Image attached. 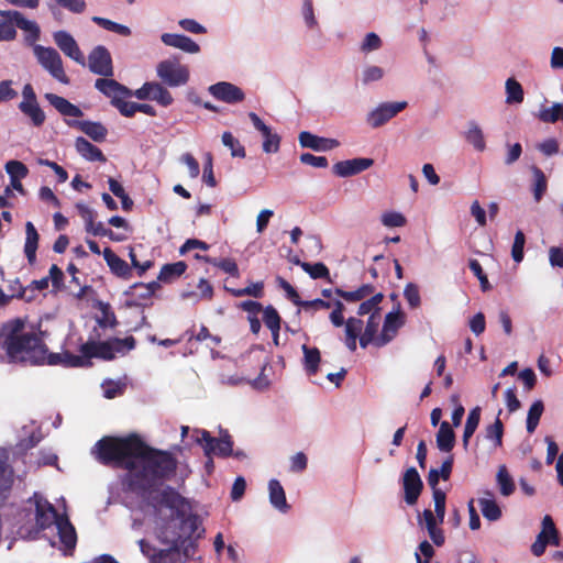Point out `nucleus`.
Here are the masks:
<instances>
[{
    "instance_id": "f257e3e1",
    "label": "nucleus",
    "mask_w": 563,
    "mask_h": 563,
    "mask_svg": "<svg viewBox=\"0 0 563 563\" xmlns=\"http://www.w3.org/2000/svg\"><path fill=\"white\" fill-rule=\"evenodd\" d=\"M92 454L104 465L129 471L124 483L128 489L147 505H175L174 488L163 481L176 468L169 452L148 446L139 435L103 437L95 444Z\"/></svg>"
},
{
    "instance_id": "f03ea898",
    "label": "nucleus",
    "mask_w": 563,
    "mask_h": 563,
    "mask_svg": "<svg viewBox=\"0 0 563 563\" xmlns=\"http://www.w3.org/2000/svg\"><path fill=\"white\" fill-rule=\"evenodd\" d=\"M25 321L14 318L0 327V349L10 363L41 365L44 364L47 346L43 339L33 331L25 330Z\"/></svg>"
},
{
    "instance_id": "7ed1b4c3",
    "label": "nucleus",
    "mask_w": 563,
    "mask_h": 563,
    "mask_svg": "<svg viewBox=\"0 0 563 563\" xmlns=\"http://www.w3.org/2000/svg\"><path fill=\"white\" fill-rule=\"evenodd\" d=\"M198 508V503L178 495V553L183 552L186 558L195 555L198 541L205 534Z\"/></svg>"
},
{
    "instance_id": "20e7f679",
    "label": "nucleus",
    "mask_w": 563,
    "mask_h": 563,
    "mask_svg": "<svg viewBox=\"0 0 563 563\" xmlns=\"http://www.w3.org/2000/svg\"><path fill=\"white\" fill-rule=\"evenodd\" d=\"M382 323L380 313H372L367 323L364 328V323L361 319L350 317L346 319L344 329V343L346 347L354 352L357 346V339L360 345L365 349L369 344L377 346V339L379 338L378 329Z\"/></svg>"
},
{
    "instance_id": "39448f33",
    "label": "nucleus",
    "mask_w": 563,
    "mask_h": 563,
    "mask_svg": "<svg viewBox=\"0 0 563 563\" xmlns=\"http://www.w3.org/2000/svg\"><path fill=\"white\" fill-rule=\"evenodd\" d=\"M176 493V489H174ZM153 507L157 514L155 534L156 539L159 541L162 545H165L163 551H169L170 553L176 554V504L175 505H162L155 507L154 505H150Z\"/></svg>"
},
{
    "instance_id": "423d86ee",
    "label": "nucleus",
    "mask_w": 563,
    "mask_h": 563,
    "mask_svg": "<svg viewBox=\"0 0 563 563\" xmlns=\"http://www.w3.org/2000/svg\"><path fill=\"white\" fill-rule=\"evenodd\" d=\"M27 501L34 504L35 507V534L56 525L57 521H59V518L64 516L59 515L54 505L44 498L40 493H34Z\"/></svg>"
},
{
    "instance_id": "0eeeda50",
    "label": "nucleus",
    "mask_w": 563,
    "mask_h": 563,
    "mask_svg": "<svg viewBox=\"0 0 563 563\" xmlns=\"http://www.w3.org/2000/svg\"><path fill=\"white\" fill-rule=\"evenodd\" d=\"M34 54L41 66L47 70L53 78L62 84H69V78L64 70L62 57L55 48L37 45L34 47Z\"/></svg>"
},
{
    "instance_id": "6e6552de",
    "label": "nucleus",
    "mask_w": 563,
    "mask_h": 563,
    "mask_svg": "<svg viewBox=\"0 0 563 563\" xmlns=\"http://www.w3.org/2000/svg\"><path fill=\"white\" fill-rule=\"evenodd\" d=\"M407 106V101L382 102L367 113L366 122L373 129H377L395 118L399 112L405 110Z\"/></svg>"
},
{
    "instance_id": "1a4fd4ad",
    "label": "nucleus",
    "mask_w": 563,
    "mask_h": 563,
    "mask_svg": "<svg viewBox=\"0 0 563 563\" xmlns=\"http://www.w3.org/2000/svg\"><path fill=\"white\" fill-rule=\"evenodd\" d=\"M167 88L163 82L146 81L142 87L133 91V97L139 100L156 101L158 104L167 107L174 101Z\"/></svg>"
},
{
    "instance_id": "9d476101",
    "label": "nucleus",
    "mask_w": 563,
    "mask_h": 563,
    "mask_svg": "<svg viewBox=\"0 0 563 563\" xmlns=\"http://www.w3.org/2000/svg\"><path fill=\"white\" fill-rule=\"evenodd\" d=\"M202 451L205 456L228 457L233 454V440L227 430H220L219 437H209L203 443Z\"/></svg>"
},
{
    "instance_id": "9b49d317",
    "label": "nucleus",
    "mask_w": 563,
    "mask_h": 563,
    "mask_svg": "<svg viewBox=\"0 0 563 563\" xmlns=\"http://www.w3.org/2000/svg\"><path fill=\"white\" fill-rule=\"evenodd\" d=\"M88 67L96 75L113 76L112 57L108 48L102 45L96 46L88 55Z\"/></svg>"
},
{
    "instance_id": "f8f14e48",
    "label": "nucleus",
    "mask_w": 563,
    "mask_h": 563,
    "mask_svg": "<svg viewBox=\"0 0 563 563\" xmlns=\"http://www.w3.org/2000/svg\"><path fill=\"white\" fill-rule=\"evenodd\" d=\"M95 87L106 97L110 98L113 107L120 100L133 97V90L109 77L98 78Z\"/></svg>"
},
{
    "instance_id": "ddd939ff",
    "label": "nucleus",
    "mask_w": 563,
    "mask_h": 563,
    "mask_svg": "<svg viewBox=\"0 0 563 563\" xmlns=\"http://www.w3.org/2000/svg\"><path fill=\"white\" fill-rule=\"evenodd\" d=\"M209 93L217 100L233 104L244 100L243 90L229 81H219L209 86Z\"/></svg>"
},
{
    "instance_id": "4468645a",
    "label": "nucleus",
    "mask_w": 563,
    "mask_h": 563,
    "mask_svg": "<svg viewBox=\"0 0 563 563\" xmlns=\"http://www.w3.org/2000/svg\"><path fill=\"white\" fill-rule=\"evenodd\" d=\"M548 543L559 545V537L555 525L550 516H544L542 520V531L538 534L537 540L531 547V551L536 556L544 553Z\"/></svg>"
},
{
    "instance_id": "2eb2a0df",
    "label": "nucleus",
    "mask_w": 563,
    "mask_h": 563,
    "mask_svg": "<svg viewBox=\"0 0 563 563\" xmlns=\"http://www.w3.org/2000/svg\"><path fill=\"white\" fill-rule=\"evenodd\" d=\"M53 37L57 47L66 56L74 59L81 66L86 65L85 56L71 34L66 31H57L54 33Z\"/></svg>"
},
{
    "instance_id": "dca6fc26",
    "label": "nucleus",
    "mask_w": 563,
    "mask_h": 563,
    "mask_svg": "<svg viewBox=\"0 0 563 563\" xmlns=\"http://www.w3.org/2000/svg\"><path fill=\"white\" fill-rule=\"evenodd\" d=\"M254 128L263 135V151L266 154L277 153L280 146V136L273 132L272 128L266 125L264 121L254 112L249 113Z\"/></svg>"
},
{
    "instance_id": "f3484780",
    "label": "nucleus",
    "mask_w": 563,
    "mask_h": 563,
    "mask_svg": "<svg viewBox=\"0 0 563 563\" xmlns=\"http://www.w3.org/2000/svg\"><path fill=\"white\" fill-rule=\"evenodd\" d=\"M404 314L397 311H390L386 314L379 338L377 339V347L385 346L397 335L398 330L404 325Z\"/></svg>"
},
{
    "instance_id": "a211bd4d",
    "label": "nucleus",
    "mask_w": 563,
    "mask_h": 563,
    "mask_svg": "<svg viewBox=\"0 0 563 563\" xmlns=\"http://www.w3.org/2000/svg\"><path fill=\"white\" fill-rule=\"evenodd\" d=\"M374 161L367 157H357L338 162L333 165V173L339 177H350L372 167Z\"/></svg>"
},
{
    "instance_id": "6ab92c4d",
    "label": "nucleus",
    "mask_w": 563,
    "mask_h": 563,
    "mask_svg": "<svg viewBox=\"0 0 563 563\" xmlns=\"http://www.w3.org/2000/svg\"><path fill=\"white\" fill-rule=\"evenodd\" d=\"M402 486L405 490L406 503L408 505L416 504L422 489V481L415 467H410L405 472Z\"/></svg>"
},
{
    "instance_id": "aec40b11",
    "label": "nucleus",
    "mask_w": 563,
    "mask_h": 563,
    "mask_svg": "<svg viewBox=\"0 0 563 563\" xmlns=\"http://www.w3.org/2000/svg\"><path fill=\"white\" fill-rule=\"evenodd\" d=\"M13 470L9 465L8 452L0 449V504L4 503L12 489Z\"/></svg>"
},
{
    "instance_id": "412c9836",
    "label": "nucleus",
    "mask_w": 563,
    "mask_h": 563,
    "mask_svg": "<svg viewBox=\"0 0 563 563\" xmlns=\"http://www.w3.org/2000/svg\"><path fill=\"white\" fill-rule=\"evenodd\" d=\"M298 139L302 147L311 148L317 152L331 151L340 145L339 141L335 139L321 137L307 131L301 132Z\"/></svg>"
},
{
    "instance_id": "4be33fe9",
    "label": "nucleus",
    "mask_w": 563,
    "mask_h": 563,
    "mask_svg": "<svg viewBox=\"0 0 563 563\" xmlns=\"http://www.w3.org/2000/svg\"><path fill=\"white\" fill-rule=\"evenodd\" d=\"M67 124L75 128L86 135H88L95 142H103L108 135V129L101 122H95L89 120L84 121H67Z\"/></svg>"
},
{
    "instance_id": "5701e85b",
    "label": "nucleus",
    "mask_w": 563,
    "mask_h": 563,
    "mask_svg": "<svg viewBox=\"0 0 563 563\" xmlns=\"http://www.w3.org/2000/svg\"><path fill=\"white\" fill-rule=\"evenodd\" d=\"M55 526L57 528L59 541L64 545L65 550L73 551L77 544V533L69 518L64 515Z\"/></svg>"
},
{
    "instance_id": "b1692460",
    "label": "nucleus",
    "mask_w": 563,
    "mask_h": 563,
    "mask_svg": "<svg viewBox=\"0 0 563 563\" xmlns=\"http://www.w3.org/2000/svg\"><path fill=\"white\" fill-rule=\"evenodd\" d=\"M209 437V431L198 428L181 427V446H178L179 452H184L191 445H198L202 449L205 441Z\"/></svg>"
},
{
    "instance_id": "393cba45",
    "label": "nucleus",
    "mask_w": 563,
    "mask_h": 563,
    "mask_svg": "<svg viewBox=\"0 0 563 563\" xmlns=\"http://www.w3.org/2000/svg\"><path fill=\"white\" fill-rule=\"evenodd\" d=\"M75 148L77 153L86 161L100 163L107 162V157L102 151L82 136H78L76 139Z\"/></svg>"
},
{
    "instance_id": "a878e982",
    "label": "nucleus",
    "mask_w": 563,
    "mask_h": 563,
    "mask_svg": "<svg viewBox=\"0 0 563 563\" xmlns=\"http://www.w3.org/2000/svg\"><path fill=\"white\" fill-rule=\"evenodd\" d=\"M0 15L2 18H8L13 21L14 26L29 32L33 40H37L40 36V27L34 21H30L23 16V14L19 11L7 10L0 11Z\"/></svg>"
},
{
    "instance_id": "bb28decb",
    "label": "nucleus",
    "mask_w": 563,
    "mask_h": 563,
    "mask_svg": "<svg viewBox=\"0 0 563 563\" xmlns=\"http://www.w3.org/2000/svg\"><path fill=\"white\" fill-rule=\"evenodd\" d=\"M141 552L150 559V563H176V554L169 551L156 550L146 540L139 541Z\"/></svg>"
},
{
    "instance_id": "cd10ccee",
    "label": "nucleus",
    "mask_w": 563,
    "mask_h": 563,
    "mask_svg": "<svg viewBox=\"0 0 563 563\" xmlns=\"http://www.w3.org/2000/svg\"><path fill=\"white\" fill-rule=\"evenodd\" d=\"M102 254L104 261L114 275L124 279H129L131 277V267L129 264L119 257L110 247H106Z\"/></svg>"
},
{
    "instance_id": "c85d7f7f",
    "label": "nucleus",
    "mask_w": 563,
    "mask_h": 563,
    "mask_svg": "<svg viewBox=\"0 0 563 563\" xmlns=\"http://www.w3.org/2000/svg\"><path fill=\"white\" fill-rule=\"evenodd\" d=\"M45 99L49 102L51 106H53L63 115L75 117V118H79V117L84 115V113L79 107L73 104L64 97H60L55 93H46Z\"/></svg>"
},
{
    "instance_id": "c756f323",
    "label": "nucleus",
    "mask_w": 563,
    "mask_h": 563,
    "mask_svg": "<svg viewBox=\"0 0 563 563\" xmlns=\"http://www.w3.org/2000/svg\"><path fill=\"white\" fill-rule=\"evenodd\" d=\"M269 503L278 511L286 514L290 506L287 503L286 494L277 479L268 482Z\"/></svg>"
},
{
    "instance_id": "7c9ffc66",
    "label": "nucleus",
    "mask_w": 563,
    "mask_h": 563,
    "mask_svg": "<svg viewBox=\"0 0 563 563\" xmlns=\"http://www.w3.org/2000/svg\"><path fill=\"white\" fill-rule=\"evenodd\" d=\"M478 505L483 516L489 521H496L501 517V509L496 503L492 492H485L483 497L478 498Z\"/></svg>"
},
{
    "instance_id": "2f4dec72",
    "label": "nucleus",
    "mask_w": 563,
    "mask_h": 563,
    "mask_svg": "<svg viewBox=\"0 0 563 563\" xmlns=\"http://www.w3.org/2000/svg\"><path fill=\"white\" fill-rule=\"evenodd\" d=\"M25 234L24 253L29 264L33 265L36 261L40 235L31 221H27L25 224Z\"/></svg>"
},
{
    "instance_id": "473e14b6",
    "label": "nucleus",
    "mask_w": 563,
    "mask_h": 563,
    "mask_svg": "<svg viewBox=\"0 0 563 563\" xmlns=\"http://www.w3.org/2000/svg\"><path fill=\"white\" fill-rule=\"evenodd\" d=\"M156 73L161 82L165 86L176 87V59H166L158 63Z\"/></svg>"
},
{
    "instance_id": "72a5a7b5",
    "label": "nucleus",
    "mask_w": 563,
    "mask_h": 563,
    "mask_svg": "<svg viewBox=\"0 0 563 563\" xmlns=\"http://www.w3.org/2000/svg\"><path fill=\"white\" fill-rule=\"evenodd\" d=\"M455 443V434L449 422L443 421L437 433V446L442 452H450Z\"/></svg>"
},
{
    "instance_id": "f704fd0d",
    "label": "nucleus",
    "mask_w": 563,
    "mask_h": 563,
    "mask_svg": "<svg viewBox=\"0 0 563 563\" xmlns=\"http://www.w3.org/2000/svg\"><path fill=\"white\" fill-rule=\"evenodd\" d=\"M465 140L478 152H483L486 148L483 130L474 121L468 122Z\"/></svg>"
},
{
    "instance_id": "c9c22d12",
    "label": "nucleus",
    "mask_w": 563,
    "mask_h": 563,
    "mask_svg": "<svg viewBox=\"0 0 563 563\" xmlns=\"http://www.w3.org/2000/svg\"><path fill=\"white\" fill-rule=\"evenodd\" d=\"M19 109L31 119L34 126L40 128L44 124L46 117L38 102H20Z\"/></svg>"
},
{
    "instance_id": "e433bc0d",
    "label": "nucleus",
    "mask_w": 563,
    "mask_h": 563,
    "mask_svg": "<svg viewBox=\"0 0 563 563\" xmlns=\"http://www.w3.org/2000/svg\"><path fill=\"white\" fill-rule=\"evenodd\" d=\"M303 352V366L309 375H314L318 372L321 361L320 351L317 347H310L306 344L301 346Z\"/></svg>"
},
{
    "instance_id": "4c0bfd02",
    "label": "nucleus",
    "mask_w": 563,
    "mask_h": 563,
    "mask_svg": "<svg viewBox=\"0 0 563 563\" xmlns=\"http://www.w3.org/2000/svg\"><path fill=\"white\" fill-rule=\"evenodd\" d=\"M506 103L520 104L523 101L525 92L521 84L515 78H508L505 82Z\"/></svg>"
},
{
    "instance_id": "58836bf2",
    "label": "nucleus",
    "mask_w": 563,
    "mask_h": 563,
    "mask_svg": "<svg viewBox=\"0 0 563 563\" xmlns=\"http://www.w3.org/2000/svg\"><path fill=\"white\" fill-rule=\"evenodd\" d=\"M374 288L371 285H362L360 288L352 291H345L340 288L335 289V294L347 302L364 300L365 298L372 296Z\"/></svg>"
},
{
    "instance_id": "ea45409f",
    "label": "nucleus",
    "mask_w": 563,
    "mask_h": 563,
    "mask_svg": "<svg viewBox=\"0 0 563 563\" xmlns=\"http://www.w3.org/2000/svg\"><path fill=\"white\" fill-rule=\"evenodd\" d=\"M500 413L501 410H499L498 415ZM503 434L504 426L499 419V416H497L495 422L485 428V439L492 442V446L494 449H497L503 444Z\"/></svg>"
},
{
    "instance_id": "a19ab883",
    "label": "nucleus",
    "mask_w": 563,
    "mask_h": 563,
    "mask_svg": "<svg viewBox=\"0 0 563 563\" xmlns=\"http://www.w3.org/2000/svg\"><path fill=\"white\" fill-rule=\"evenodd\" d=\"M481 420V408L475 407L473 408L467 416L465 427H464V433H463V446L464 449H467L470 439L476 431Z\"/></svg>"
},
{
    "instance_id": "79ce46f5",
    "label": "nucleus",
    "mask_w": 563,
    "mask_h": 563,
    "mask_svg": "<svg viewBox=\"0 0 563 563\" xmlns=\"http://www.w3.org/2000/svg\"><path fill=\"white\" fill-rule=\"evenodd\" d=\"M496 481L503 496H510L515 492L514 479L505 465L498 467Z\"/></svg>"
},
{
    "instance_id": "37998d69",
    "label": "nucleus",
    "mask_w": 563,
    "mask_h": 563,
    "mask_svg": "<svg viewBox=\"0 0 563 563\" xmlns=\"http://www.w3.org/2000/svg\"><path fill=\"white\" fill-rule=\"evenodd\" d=\"M263 321L265 325L272 331L275 342L277 343L278 332L280 329V318L276 309L268 306L263 311Z\"/></svg>"
},
{
    "instance_id": "c03bdc74",
    "label": "nucleus",
    "mask_w": 563,
    "mask_h": 563,
    "mask_svg": "<svg viewBox=\"0 0 563 563\" xmlns=\"http://www.w3.org/2000/svg\"><path fill=\"white\" fill-rule=\"evenodd\" d=\"M544 405L542 400H536L528 410L527 416V431L533 433L539 424L540 418L543 413Z\"/></svg>"
},
{
    "instance_id": "a18cd8bd",
    "label": "nucleus",
    "mask_w": 563,
    "mask_h": 563,
    "mask_svg": "<svg viewBox=\"0 0 563 563\" xmlns=\"http://www.w3.org/2000/svg\"><path fill=\"white\" fill-rule=\"evenodd\" d=\"M538 118L544 123H555L563 120V103H553L549 108L541 109Z\"/></svg>"
},
{
    "instance_id": "49530a36",
    "label": "nucleus",
    "mask_w": 563,
    "mask_h": 563,
    "mask_svg": "<svg viewBox=\"0 0 563 563\" xmlns=\"http://www.w3.org/2000/svg\"><path fill=\"white\" fill-rule=\"evenodd\" d=\"M533 175V197L536 201H540L548 188V181L544 173L537 166L531 167Z\"/></svg>"
},
{
    "instance_id": "de8ad7c7",
    "label": "nucleus",
    "mask_w": 563,
    "mask_h": 563,
    "mask_svg": "<svg viewBox=\"0 0 563 563\" xmlns=\"http://www.w3.org/2000/svg\"><path fill=\"white\" fill-rule=\"evenodd\" d=\"M221 141L222 144L230 150L232 157H245V148L231 132H224L221 136Z\"/></svg>"
},
{
    "instance_id": "09e8293b",
    "label": "nucleus",
    "mask_w": 563,
    "mask_h": 563,
    "mask_svg": "<svg viewBox=\"0 0 563 563\" xmlns=\"http://www.w3.org/2000/svg\"><path fill=\"white\" fill-rule=\"evenodd\" d=\"M99 307L102 316L97 319L98 325L100 328H115L118 325V320L114 312L111 309V306L109 303L100 301Z\"/></svg>"
},
{
    "instance_id": "8fccbe9b",
    "label": "nucleus",
    "mask_w": 563,
    "mask_h": 563,
    "mask_svg": "<svg viewBox=\"0 0 563 563\" xmlns=\"http://www.w3.org/2000/svg\"><path fill=\"white\" fill-rule=\"evenodd\" d=\"M92 21L107 31H111V32L118 33L123 36H129L131 34V30L128 26H125L123 24H119L109 19L101 18V16H93Z\"/></svg>"
},
{
    "instance_id": "3c124183",
    "label": "nucleus",
    "mask_w": 563,
    "mask_h": 563,
    "mask_svg": "<svg viewBox=\"0 0 563 563\" xmlns=\"http://www.w3.org/2000/svg\"><path fill=\"white\" fill-rule=\"evenodd\" d=\"M195 257L197 260H205L206 262L221 268L223 272L232 275V276H239V268H238V265L236 263L231 260V258H223V260H212V258H209V257H205V256H200V255H195Z\"/></svg>"
},
{
    "instance_id": "603ef678",
    "label": "nucleus",
    "mask_w": 563,
    "mask_h": 563,
    "mask_svg": "<svg viewBox=\"0 0 563 563\" xmlns=\"http://www.w3.org/2000/svg\"><path fill=\"white\" fill-rule=\"evenodd\" d=\"M385 76V69L377 65H366L362 70V84L369 85L379 81Z\"/></svg>"
},
{
    "instance_id": "864d4df0",
    "label": "nucleus",
    "mask_w": 563,
    "mask_h": 563,
    "mask_svg": "<svg viewBox=\"0 0 563 563\" xmlns=\"http://www.w3.org/2000/svg\"><path fill=\"white\" fill-rule=\"evenodd\" d=\"M8 290L10 296L16 299H23L27 302L32 301L34 299V295H29V288L24 287L19 278H14L13 280L9 282Z\"/></svg>"
},
{
    "instance_id": "5fc2aeb1",
    "label": "nucleus",
    "mask_w": 563,
    "mask_h": 563,
    "mask_svg": "<svg viewBox=\"0 0 563 563\" xmlns=\"http://www.w3.org/2000/svg\"><path fill=\"white\" fill-rule=\"evenodd\" d=\"M380 222L386 228H400L406 225V217L398 211H385L380 216Z\"/></svg>"
},
{
    "instance_id": "6e6d98bb",
    "label": "nucleus",
    "mask_w": 563,
    "mask_h": 563,
    "mask_svg": "<svg viewBox=\"0 0 563 563\" xmlns=\"http://www.w3.org/2000/svg\"><path fill=\"white\" fill-rule=\"evenodd\" d=\"M383 46V41L378 36V34L374 32H369L365 34L363 41L360 44V51L363 54H369L372 52L378 51Z\"/></svg>"
},
{
    "instance_id": "4d7b16f0",
    "label": "nucleus",
    "mask_w": 563,
    "mask_h": 563,
    "mask_svg": "<svg viewBox=\"0 0 563 563\" xmlns=\"http://www.w3.org/2000/svg\"><path fill=\"white\" fill-rule=\"evenodd\" d=\"M311 278H324L329 276V269L323 263L310 264L307 262H296Z\"/></svg>"
},
{
    "instance_id": "13d9d810",
    "label": "nucleus",
    "mask_w": 563,
    "mask_h": 563,
    "mask_svg": "<svg viewBox=\"0 0 563 563\" xmlns=\"http://www.w3.org/2000/svg\"><path fill=\"white\" fill-rule=\"evenodd\" d=\"M88 233H91L96 236H107L112 241L121 242L125 239L124 235L115 234L111 229H107L102 222L96 223L92 222V227L86 228Z\"/></svg>"
},
{
    "instance_id": "bf43d9fd",
    "label": "nucleus",
    "mask_w": 563,
    "mask_h": 563,
    "mask_svg": "<svg viewBox=\"0 0 563 563\" xmlns=\"http://www.w3.org/2000/svg\"><path fill=\"white\" fill-rule=\"evenodd\" d=\"M4 168L10 179H23L29 174L26 165L15 159L7 162Z\"/></svg>"
},
{
    "instance_id": "052dcab7",
    "label": "nucleus",
    "mask_w": 563,
    "mask_h": 563,
    "mask_svg": "<svg viewBox=\"0 0 563 563\" xmlns=\"http://www.w3.org/2000/svg\"><path fill=\"white\" fill-rule=\"evenodd\" d=\"M383 299L382 294H375L371 296L369 299L364 300L357 310L358 316H365V314H372V313H379L378 305Z\"/></svg>"
},
{
    "instance_id": "680f3d73",
    "label": "nucleus",
    "mask_w": 563,
    "mask_h": 563,
    "mask_svg": "<svg viewBox=\"0 0 563 563\" xmlns=\"http://www.w3.org/2000/svg\"><path fill=\"white\" fill-rule=\"evenodd\" d=\"M295 305L300 307L305 312L313 313L318 310H324L332 307V302L322 299H314L309 301L295 300Z\"/></svg>"
},
{
    "instance_id": "e2e57ef3",
    "label": "nucleus",
    "mask_w": 563,
    "mask_h": 563,
    "mask_svg": "<svg viewBox=\"0 0 563 563\" xmlns=\"http://www.w3.org/2000/svg\"><path fill=\"white\" fill-rule=\"evenodd\" d=\"M526 236L521 230H518L515 234L514 244L511 247V256L516 263H520L523 260Z\"/></svg>"
},
{
    "instance_id": "0e129e2a",
    "label": "nucleus",
    "mask_w": 563,
    "mask_h": 563,
    "mask_svg": "<svg viewBox=\"0 0 563 563\" xmlns=\"http://www.w3.org/2000/svg\"><path fill=\"white\" fill-rule=\"evenodd\" d=\"M177 47L178 51H181L187 54H199L200 53V45L191 40L190 37L179 34L177 36Z\"/></svg>"
},
{
    "instance_id": "69168bd1",
    "label": "nucleus",
    "mask_w": 563,
    "mask_h": 563,
    "mask_svg": "<svg viewBox=\"0 0 563 563\" xmlns=\"http://www.w3.org/2000/svg\"><path fill=\"white\" fill-rule=\"evenodd\" d=\"M117 349L111 340L98 342L97 358L111 361L115 357Z\"/></svg>"
},
{
    "instance_id": "338daca9",
    "label": "nucleus",
    "mask_w": 563,
    "mask_h": 563,
    "mask_svg": "<svg viewBox=\"0 0 563 563\" xmlns=\"http://www.w3.org/2000/svg\"><path fill=\"white\" fill-rule=\"evenodd\" d=\"M56 4L74 14L85 12L87 4L85 0H54Z\"/></svg>"
},
{
    "instance_id": "774afa93",
    "label": "nucleus",
    "mask_w": 563,
    "mask_h": 563,
    "mask_svg": "<svg viewBox=\"0 0 563 563\" xmlns=\"http://www.w3.org/2000/svg\"><path fill=\"white\" fill-rule=\"evenodd\" d=\"M47 277L52 282L54 292L62 291L65 288L64 273L56 264H53L51 266L49 276H47Z\"/></svg>"
}]
</instances>
